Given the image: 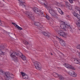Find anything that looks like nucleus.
Instances as JSON below:
<instances>
[{"label":"nucleus","instance_id":"obj_18","mask_svg":"<svg viewBox=\"0 0 80 80\" xmlns=\"http://www.w3.org/2000/svg\"><path fill=\"white\" fill-rule=\"evenodd\" d=\"M73 14L75 17H77V18L79 19V20H80V16L78 14H77V13L74 12L73 13Z\"/></svg>","mask_w":80,"mask_h":80},{"label":"nucleus","instance_id":"obj_16","mask_svg":"<svg viewBox=\"0 0 80 80\" xmlns=\"http://www.w3.org/2000/svg\"><path fill=\"white\" fill-rule=\"evenodd\" d=\"M43 34L45 36H47V37H52V34L49 32H43Z\"/></svg>","mask_w":80,"mask_h":80},{"label":"nucleus","instance_id":"obj_41","mask_svg":"<svg viewBox=\"0 0 80 80\" xmlns=\"http://www.w3.org/2000/svg\"><path fill=\"white\" fill-rule=\"evenodd\" d=\"M52 3H54V4H56V3H57V2L55 1H54L52 2Z\"/></svg>","mask_w":80,"mask_h":80},{"label":"nucleus","instance_id":"obj_47","mask_svg":"<svg viewBox=\"0 0 80 80\" xmlns=\"http://www.w3.org/2000/svg\"><path fill=\"white\" fill-rule=\"evenodd\" d=\"M60 54H61V55H62L63 56V53H62L60 52Z\"/></svg>","mask_w":80,"mask_h":80},{"label":"nucleus","instance_id":"obj_28","mask_svg":"<svg viewBox=\"0 0 80 80\" xmlns=\"http://www.w3.org/2000/svg\"><path fill=\"white\" fill-rule=\"evenodd\" d=\"M75 10H77V11H78V12H80V8L77 7H75Z\"/></svg>","mask_w":80,"mask_h":80},{"label":"nucleus","instance_id":"obj_25","mask_svg":"<svg viewBox=\"0 0 80 80\" xmlns=\"http://www.w3.org/2000/svg\"><path fill=\"white\" fill-rule=\"evenodd\" d=\"M43 5H44V6L45 7L48 5V3L47 2V1H44V2L43 3Z\"/></svg>","mask_w":80,"mask_h":80},{"label":"nucleus","instance_id":"obj_38","mask_svg":"<svg viewBox=\"0 0 80 80\" xmlns=\"http://www.w3.org/2000/svg\"><path fill=\"white\" fill-rule=\"evenodd\" d=\"M77 48L78 49H80V45H78Z\"/></svg>","mask_w":80,"mask_h":80},{"label":"nucleus","instance_id":"obj_14","mask_svg":"<svg viewBox=\"0 0 80 80\" xmlns=\"http://www.w3.org/2000/svg\"><path fill=\"white\" fill-rule=\"evenodd\" d=\"M21 74L22 76V78L24 79H27L28 78V76L27 75L25 74L23 72H21Z\"/></svg>","mask_w":80,"mask_h":80},{"label":"nucleus","instance_id":"obj_23","mask_svg":"<svg viewBox=\"0 0 80 80\" xmlns=\"http://www.w3.org/2000/svg\"><path fill=\"white\" fill-rule=\"evenodd\" d=\"M73 61H74L75 63H76L77 64L79 62H80V61H78V60L77 59H73Z\"/></svg>","mask_w":80,"mask_h":80},{"label":"nucleus","instance_id":"obj_29","mask_svg":"<svg viewBox=\"0 0 80 80\" xmlns=\"http://www.w3.org/2000/svg\"><path fill=\"white\" fill-rule=\"evenodd\" d=\"M22 42L23 43H24V44H25V45H28V42L26 41H23Z\"/></svg>","mask_w":80,"mask_h":80},{"label":"nucleus","instance_id":"obj_7","mask_svg":"<svg viewBox=\"0 0 80 80\" xmlns=\"http://www.w3.org/2000/svg\"><path fill=\"white\" fill-rule=\"evenodd\" d=\"M34 63V65L36 69H37L38 70H42V67L39 66V63L37 61H36Z\"/></svg>","mask_w":80,"mask_h":80},{"label":"nucleus","instance_id":"obj_24","mask_svg":"<svg viewBox=\"0 0 80 80\" xmlns=\"http://www.w3.org/2000/svg\"><path fill=\"white\" fill-rule=\"evenodd\" d=\"M32 16V15L29 16V17H28V18H30V19L31 20H33L35 19V18L33 16Z\"/></svg>","mask_w":80,"mask_h":80},{"label":"nucleus","instance_id":"obj_17","mask_svg":"<svg viewBox=\"0 0 80 80\" xmlns=\"http://www.w3.org/2000/svg\"><path fill=\"white\" fill-rule=\"evenodd\" d=\"M25 13L28 17H29L30 15H32V12H30L28 11H26L25 12Z\"/></svg>","mask_w":80,"mask_h":80},{"label":"nucleus","instance_id":"obj_39","mask_svg":"<svg viewBox=\"0 0 80 80\" xmlns=\"http://www.w3.org/2000/svg\"><path fill=\"white\" fill-rule=\"evenodd\" d=\"M3 73V71H2V70H0V74H1V73Z\"/></svg>","mask_w":80,"mask_h":80},{"label":"nucleus","instance_id":"obj_31","mask_svg":"<svg viewBox=\"0 0 80 80\" xmlns=\"http://www.w3.org/2000/svg\"><path fill=\"white\" fill-rule=\"evenodd\" d=\"M53 42L55 45H58V42H57L55 40H54L53 41Z\"/></svg>","mask_w":80,"mask_h":80},{"label":"nucleus","instance_id":"obj_45","mask_svg":"<svg viewBox=\"0 0 80 80\" xmlns=\"http://www.w3.org/2000/svg\"><path fill=\"white\" fill-rule=\"evenodd\" d=\"M50 54L51 55H53V54H52V52H50Z\"/></svg>","mask_w":80,"mask_h":80},{"label":"nucleus","instance_id":"obj_8","mask_svg":"<svg viewBox=\"0 0 80 80\" xmlns=\"http://www.w3.org/2000/svg\"><path fill=\"white\" fill-rule=\"evenodd\" d=\"M64 66H65V67H66V68H68L72 69V70H75V68H74V67H73L68 64H64Z\"/></svg>","mask_w":80,"mask_h":80},{"label":"nucleus","instance_id":"obj_13","mask_svg":"<svg viewBox=\"0 0 80 80\" xmlns=\"http://www.w3.org/2000/svg\"><path fill=\"white\" fill-rule=\"evenodd\" d=\"M6 77H7L6 80H10V72H6L5 73Z\"/></svg>","mask_w":80,"mask_h":80},{"label":"nucleus","instance_id":"obj_22","mask_svg":"<svg viewBox=\"0 0 80 80\" xmlns=\"http://www.w3.org/2000/svg\"><path fill=\"white\" fill-rule=\"evenodd\" d=\"M58 11H59V13L61 15H64V12H63V11L60 9L59 8Z\"/></svg>","mask_w":80,"mask_h":80},{"label":"nucleus","instance_id":"obj_9","mask_svg":"<svg viewBox=\"0 0 80 80\" xmlns=\"http://www.w3.org/2000/svg\"><path fill=\"white\" fill-rule=\"evenodd\" d=\"M32 10L34 13H38V14H39V15H40L39 13H41V12H40V10H39V9H38L37 8H32Z\"/></svg>","mask_w":80,"mask_h":80},{"label":"nucleus","instance_id":"obj_34","mask_svg":"<svg viewBox=\"0 0 80 80\" xmlns=\"http://www.w3.org/2000/svg\"><path fill=\"white\" fill-rule=\"evenodd\" d=\"M70 29V31L72 33H73V30H72V28H71V27L69 26V28Z\"/></svg>","mask_w":80,"mask_h":80},{"label":"nucleus","instance_id":"obj_11","mask_svg":"<svg viewBox=\"0 0 80 80\" xmlns=\"http://www.w3.org/2000/svg\"><path fill=\"white\" fill-rule=\"evenodd\" d=\"M69 74L73 77H76L77 75V73L73 71H70L69 72Z\"/></svg>","mask_w":80,"mask_h":80},{"label":"nucleus","instance_id":"obj_43","mask_svg":"<svg viewBox=\"0 0 80 80\" xmlns=\"http://www.w3.org/2000/svg\"><path fill=\"white\" fill-rule=\"evenodd\" d=\"M78 53L79 56V58H80V52H78Z\"/></svg>","mask_w":80,"mask_h":80},{"label":"nucleus","instance_id":"obj_10","mask_svg":"<svg viewBox=\"0 0 80 80\" xmlns=\"http://www.w3.org/2000/svg\"><path fill=\"white\" fill-rule=\"evenodd\" d=\"M5 48V45L2 44L0 45V55H3V52H2L3 48Z\"/></svg>","mask_w":80,"mask_h":80},{"label":"nucleus","instance_id":"obj_26","mask_svg":"<svg viewBox=\"0 0 80 80\" xmlns=\"http://www.w3.org/2000/svg\"><path fill=\"white\" fill-rule=\"evenodd\" d=\"M44 1V0H39L38 2L41 4H42L43 5V4Z\"/></svg>","mask_w":80,"mask_h":80},{"label":"nucleus","instance_id":"obj_48","mask_svg":"<svg viewBox=\"0 0 80 80\" xmlns=\"http://www.w3.org/2000/svg\"><path fill=\"white\" fill-rule=\"evenodd\" d=\"M69 16H68V17L69 18Z\"/></svg>","mask_w":80,"mask_h":80},{"label":"nucleus","instance_id":"obj_32","mask_svg":"<svg viewBox=\"0 0 80 80\" xmlns=\"http://www.w3.org/2000/svg\"><path fill=\"white\" fill-rule=\"evenodd\" d=\"M4 32V33H7V34H8V35H9V36H10V33L8 32H7V31H3Z\"/></svg>","mask_w":80,"mask_h":80},{"label":"nucleus","instance_id":"obj_5","mask_svg":"<svg viewBox=\"0 0 80 80\" xmlns=\"http://www.w3.org/2000/svg\"><path fill=\"white\" fill-rule=\"evenodd\" d=\"M18 1H19V5L20 7H22V8H25L26 7L25 3V0H18Z\"/></svg>","mask_w":80,"mask_h":80},{"label":"nucleus","instance_id":"obj_6","mask_svg":"<svg viewBox=\"0 0 80 80\" xmlns=\"http://www.w3.org/2000/svg\"><path fill=\"white\" fill-rule=\"evenodd\" d=\"M56 37L57 39H58L59 41V42L62 45V46H65V42L64 41L62 40V39L59 38L57 36H56Z\"/></svg>","mask_w":80,"mask_h":80},{"label":"nucleus","instance_id":"obj_3","mask_svg":"<svg viewBox=\"0 0 80 80\" xmlns=\"http://www.w3.org/2000/svg\"><path fill=\"white\" fill-rule=\"evenodd\" d=\"M56 31V32H58L59 35L62 37H65L67 36V34L66 33H65L63 31H58V29H59V27H56L54 28Z\"/></svg>","mask_w":80,"mask_h":80},{"label":"nucleus","instance_id":"obj_33","mask_svg":"<svg viewBox=\"0 0 80 80\" xmlns=\"http://www.w3.org/2000/svg\"><path fill=\"white\" fill-rule=\"evenodd\" d=\"M68 7L69 8V10H72V6H68Z\"/></svg>","mask_w":80,"mask_h":80},{"label":"nucleus","instance_id":"obj_27","mask_svg":"<svg viewBox=\"0 0 80 80\" xmlns=\"http://www.w3.org/2000/svg\"><path fill=\"white\" fill-rule=\"evenodd\" d=\"M65 4L68 7H69V6L70 5V3H69L67 1H65Z\"/></svg>","mask_w":80,"mask_h":80},{"label":"nucleus","instance_id":"obj_46","mask_svg":"<svg viewBox=\"0 0 80 80\" xmlns=\"http://www.w3.org/2000/svg\"><path fill=\"white\" fill-rule=\"evenodd\" d=\"M2 25V22L1 20H0V25Z\"/></svg>","mask_w":80,"mask_h":80},{"label":"nucleus","instance_id":"obj_4","mask_svg":"<svg viewBox=\"0 0 80 80\" xmlns=\"http://www.w3.org/2000/svg\"><path fill=\"white\" fill-rule=\"evenodd\" d=\"M61 23L62 25L60 27L62 28H61L62 29L63 31H66V27H68V28H69V27H70L69 24H66L65 22H61Z\"/></svg>","mask_w":80,"mask_h":80},{"label":"nucleus","instance_id":"obj_1","mask_svg":"<svg viewBox=\"0 0 80 80\" xmlns=\"http://www.w3.org/2000/svg\"><path fill=\"white\" fill-rule=\"evenodd\" d=\"M45 7L47 10H49V12L52 16L53 17H56V15H57V12H56V11L52 9L51 7L48 6V5Z\"/></svg>","mask_w":80,"mask_h":80},{"label":"nucleus","instance_id":"obj_49","mask_svg":"<svg viewBox=\"0 0 80 80\" xmlns=\"http://www.w3.org/2000/svg\"><path fill=\"white\" fill-rule=\"evenodd\" d=\"M78 61H79V62H80V60H79Z\"/></svg>","mask_w":80,"mask_h":80},{"label":"nucleus","instance_id":"obj_44","mask_svg":"<svg viewBox=\"0 0 80 80\" xmlns=\"http://www.w3.org/2000/svg\"><path fill=\"white\" fill-rule=\"evenodd\" d=\"M62 69L61 68H59V67H58V70H60Z\"/></svg>","mask_w":80,"mask_h":80},{"label":"nucleus","instance_id":"obj_35","mask_svg":"<svg viewBox=\"0 0 80 80\" xmlns=\"http://www.w3.org/2000/svg\"><path fill=\"white\" fill-rule=\"evenodd\" d=\"M46 18L48 19V20H49V19H50V17L48 15H47L46 16Z\"/></svg>","mask_w":80,"mask_h":80},{"label":"nucleus","instance_id":"obj_15","mask_svg":"<svg viewBox=\"0 0 80 80\" xmlns=\"http://www.w3.org/2000/svg\"><path fill=\"white\" fill-rule=\"evenodd\" d=\"M12 24H13V25H14L15 27H16L17 28H18V30H23V28H22L19 27V26H18V25L16 24V23L13 22H12Z\"/></svg>","mask_w":80,"mask_h":80},{"label":"nucleus","instance_id":"obj_50","mask_svg":"<svg viewBox=\"0 0 80 80\" xmlns=\"http://www.w3.org/2000/svg\"><path fill=\"white\" fill-rule=\"evenodd\" d=\"M72 80H73V79H72Z\"/></svg>","mask_w":80,"mask_h":80},{"label":"nucleus","instance_id":"obj_36","mask_svg":"<svg viewBox=\"0 0 80 80\" xmlns=\"http://www.w3.org/2000/svg\"><path fill=\"white\" fill-rule=\"evenodd\" d=\"M69 1L70 3H73V0L74 1L75 0H68Z\"/></svg>","mask_w":80,"mask_h":80},{"label":"nucleus","instance_id":"obj_21","mask_svg":"<svg viewBox=\"0 0 80 80\" xmlns=\"http://www.w3.org/2000/svg\"><path fill=\"white\" fill-rule=\"evenodd\" d=\"M34 25L37 27H39L40 25V23L38 22H36L34 23Z\"/></svg>","mask_w":80,"mask_h":80},{"label":"nucleus","instance_id":"obj_19","mask_svg":"<svg viewBox=\"0 0 80 80\" xmlns=\"http://www.w3.org/2000/svg\"><path fill=\"white\" fill-rule=\"evenodd\" d=\"M58 77L60 80H63L65 79V78L61 75H59Z\"/></svg>","mask_w":80,"mask_h":80},{"label":"nucleus","instance_id":"obj_30","mask_svg":"<svg viewBox=\"0 0 80 80\" xmlns=\"http://www.w3.org/2000/svg\"><path fill=\"white\" fill-rule=\"evenodd\" d=\"M80 24V19L76 23V25L78 26Z\"/></svg>","mask_w":80,"mask_h":80},{"label":"nucleus","instance_id":"obj_37","mask_svg":"<svg viewBox=\"0 0 80 80\" xmlns=\"http://www.w3.org/2000/svg\"><path fill=\"white\" fill-rule=\"evenodd\" d=\"M40 12H39V15H40V14H41V15L44 14V12H41V11H40Z\"/></svg>","mask_w":80,"mask_h":80},{"label":"nucleus","instance_id":"obj_2","mask_svg":"<svg viewBox=\"0 0 80 80\" xmlns=\"http://www.w3.org/2000/svg\"><path fill=\"white\" fill-rule=\"evenodd\" d=\"M11 53H12L11 54V56L12 60H13L14 62H18V59H17V57L16 56H19L18 52L17 53L16 52H12V51H11Z\"/></svg>","mask_w":80,"mask_h":80},{"label":"nucleus","instance_id":"obj_42","mask_svg":"<svg viewBox=\"0 0 80 80\" xmlns=\"http://www.w3.org/2000/svg\"><path fill=\"white\" fill-rule=\"evenodd\" d=\"M41 16L42 17H45V15L44 14H41Z\"/></svg>","mask_w":80,"mask_h":80},{"label":"nucleus","instance_id":"obj_12","mask_svg":"<svg viewBox=\"0 0 80 80\" xmlns=\"http://www.w3.org/2000/svg\"><path fill=\"white\" fill-rule=\"evenodd\" d=\"M18 54V56L20 57H21V58L23 60H26V57H25V56L24 55H23V54H22V53L20 52H19Z\"/></svg>","mask_w":80,"mask_h":80},{"label":"nucleus","instance_id":"obj_20","mask_svg":"<svg viewBox=\"0 0 80 80\" xmlns=\"http://www.w3.org/2000/svg\"><path fill=\"white\" fill-rule=\"evenodd\" d=\"M52 75L55 77H58V75H59V74L55 72H53L52 73Z\"/></svg>","mask_w":80,"mask_h":80},{"label":"nucleus","instance_id":"obj_40","mask_svg":"<svg viewBox=\"0 0 80 80\" xmlns=\"http://www.w3.org/2000/svg\"><path fill=\"white\" fill-rule=\"evenodd\" d=\"M11 78H14L13 75L12 74H11Z\"/></svg>","mask_w":80,"mask_h":80}]
</instances>
